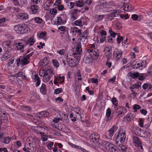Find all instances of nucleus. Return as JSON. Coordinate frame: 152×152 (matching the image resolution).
<instances>
[{"label": "nucleus", "mask_w": 152, "mask_h": 152, "mask_svg": "<svg viewBox=\"0 0 152 152\" xmlns=\"http://www.w3.org/2000/svg\"><path fill=\"white\" fill-rule=\"evenodd\" d=\"M134 117L133 114L129 113L124 117V120L126 122H128L133 120Z\"/></svg>", "instance_id": "obj_19"}, {"label": "nucleus", "mask_w": 152, "mask_h": 152, "mask_svg": "<svg viewBox=\"0 0 152 152\" xmlns=\"http://www.w3.org/2000/svg\"><path fill=\"white\" fill-rule=\"evenodd\" d=\"M107 34V32L105 31L102 30L99 31V34L98 37L100 39V42L102 43L105 41Z\"/></svg>", "instance_id": "obj_13"}, {"label": "nucleus", "mask_w": 152, "mask_h": 152, "mask_svg": "<svg viewBox=\"0 0 152 152\" xmlns=\"http://www.w3.org/2000/svg\"><path fill=\"white\" fill-rule=\"evenodd\" d=\"M121 12V11L120 10H114L113 11V12L111 13V16H113L114 17H116L118 16V15L120 14Z\"/></svg>", "instance_id": "obj_43"}, {"label": "nucleus", "mask_w": 152, "mask_h": 152, "mask_svg": "<svg viewBox=\"0 0 152 152\" xmlns=\"http://www.w3.org/2000/svg\"><path fill=\"white\" fill-rule=\"evenodd\" d=\"M142 87L144 90H149L152 88V85L149 83H144Z\"/></svg>", "instance_id": "obj_35"}, {"label": "nucleus", "mask_w": 152, "mask_h": 152, "mask_svg": "<svg viewBox=\"0 0 152 152\" xmlns=\"http://www.w3.org/2000/svg\"><path fill=\"white\" fill-rule=\"evenodd\" d=\"M88 32L87 31H85L83 33L82 36V37L81 39H80V40H82L83 39L85 41V39H86L88 37Z\"/></svg>", "instance_id": "obj_42"}, {"label": "nucleus", "mask_w": 152, "mask_h": 152, "mask_svg": "<svg viewBox=\"0 0 152 152\" xmlns=\"http://www.w3.org/2000/svg\"><path fill=\"white\" fill-rule=\"evenodd\" d=\"M68 144L69 145L73 148H75L77 149H79V148H80L79 146L74 144L71 142H69L68 143Z\"/></svg>", "instance_id": "obj_60"}, {"label": "nucleus", "mask_w": 152, "mask_h": 152, "mask_svg": "<svg viewBox=\"0 0 152 152\" xmlns=\"http://www.w3.org/2000/svg\"><path fill=\"white\" fill-rule=\"evenodd\" d=\"M11 139V137H7L4 138L3 142L5 144H8Z\"/></svg>", "instance_id": "obj_46"}, {"label": "nucleus", "mask_w": 152, "mask_h": 152, "mask_svg": "<svg viewBox=\"0 0 152 152\" xmlns=\"http://www.w3.org/2000/svg\"><path fill=\"white\" fill-rule=\"evenodd\" d=\"M50 12L51 14L55 15L57 13V11L56 9L53 8L50 10Z\"/></svg>", "instance_id": "obj_62"}, {"label": "nucleus", "mask_w": 152, "mask_h": 152, "mask_svg": "<svg viewBox=\"0 0 152 152\" xmlns=\"http://www.w3.org/2000/svg\"><path fill=\"white\" fill-rule=\"evenodd\" d=\"M53 73V70L51 69H48L47 72L43 78V81L45 83L48 82L50 78V75Z\"/></svg>", "instance_id": "obj_14"}, {"label": "nucleus", "mask_w": 152, "mask_h": 152, "mask_svg": "<svg viewBox=\"0 0 152 152\" xmlns=\"http://www.w3.org/2000/svg\"><path fill=\"white\" fill-rule=\"evenodd\" d=\"M105 16L104 15H99L96 16V18L98 20L100 21L102 20Z\"/></svg>", "instance_id": "obj_63"}, {"label": "nucleus", "mask_w": 152, "mask_h": 152, "mask_svg": "<svg viewBox=\"0 0 152 152\" xmlns=\"http://www.w3.org/2000/svg\"><path fill=\"white\" fill-rule=\"evenodd\" d=\"M31 77L33 82H36V86H38L40 84L41 80L38 75L36 73V72H33L32 73Z\"/></svg>", "instance_id": "obj_10"}, {"label": "nucleus", "mask_w": 152, "mask_h": 152, "mask_svg": "<svg viewBox=\"0 0 152 152\" xmlns=\"http://www.w3.org/2000/svg\"><path fill=\"white\" fill-rule=\"evenodd\" d=\"M22 25L19 24L14 26V30L17 33L21 34L22 28Z\"/></svg>", "instance_id": "obj_26"}, {"label": "nucleus", "mask_w": 152, "mask_h": 152, "mask_svg": "<svg viewBox=\"0 0 152 152\" xmlns=\"http://www.w3.org/2000/svg\"><path fill=\"white\" fill-rule=\"evenodd\" d=\"M118 126L116 125H114L110 128L107 132V134L110 137H112L118 129Z\"/></svg>", "instance_id": "obj_17"}, {"label": "nucleus", "mask_w": 152, "mask_h": 152, "mask_svg": "<svg viewBox=\"0 0 152 152\" xmlns=\"http://www.w3.org/2000/svg\"><path fill=\"white\" fill-rule=\"evenodd\" d=\"M146 73H139L138 77V79L140 80H142L145 79L146 77H147Z\"/></svg>", "instance_id": "obj_38"}, {"label": "nucleus", "mask_w": 152, "mask_h": 152, "mask_svg": "<svg viewBox=\"0 0 152 152\" xmlns=\"http://www.w3.org/2000/svg\"><path fill=\"white\" fill-rule=\"evenodd\" d=\"M146 73L147 76H151L152 75V66L148 69Z\"/></svg>", "instance_id": "obj_58"}, {"label": "nucleus", "mask_w": 152, "mask_h": 152, "mask_svg": "<svg viewBox=\"0 0 152 152\" xmlns=\"http://www.w3.org/2000/svg\"><path fill=\"white\" fill-rule=\"evenodd\" d=\"M133 109H134V112H136L137 110L141 109V106L138 104H135L133 106Z\"/></svg>", "instance_id": "obj_52"}, {"label": "nucleus", "mask_w": 152, "mask_h": 152, "mask_svg": "<svg viewBox=\"0 0 152 152\" xmlns=\"http://www.w3.org/2000/svg\"><path fill=\"white\" fill-rule=\"evenodd\" d=\"M16 48L18 50H20L21 52H23L24 51V45L21 42H18L16 44Z\"/></svg>", "instance_id": "obj_30"}, {"label": "nucleus", "mask_w": 152, "mask_h": 152, "mask_svg": "<svg viewBox=\"0 0 152 152\" xmlns=\"http://www.w3.org/2000/svg\"><path fill=\"white\" fill-rule=\"evenodd\" d=\"M45 133L42 132L40 134L41 136V139L43 141H45L48 139V136L44 135Z\"/></svg>", "instance_id": "obj_53"}, {"label": "nucleus", "mask_w": 152, "mask_h": 152, "mask_svg": "<svg viewBox=\"0 0 152 152\" xmlns=\"http://www.w3.org/2000/svg\"><path fill=\"white\" fill-rule=\"evenodd\" d=\"M17 18L22 20H26L28 18V15L26 13H20L17 15Z\"/></svg>", "instance_id": "obj_23"}, {"label": "nucleus", "mask_w": 152, "mask_h": 152, "mask_svg": "<svg viewBox=\"0 0 152 152\" xmlns=\"http://www.w3.org/2000/svg\"><path fill=\"white\" fill-rule=\"evenodd\" d=\"M57 80L60 81L61 83L62 84L64 83L65 80V77L64 75H59L56 78Z\"/></svg>", "instance_id": "obj_39"}, {"label": "nucleus", "mask_w": 152, "mask_h": 152, "mask_svg": "<svg viewBox=\"0 0 152 152\" xmlns=\"http://www.w3.org/2000/svg\"><path fill=\"white\" fill-rule=\"evenodd\" d=\"M76 3L77 6L80 7L83 6L85 4L84 0H79L76 1Z\"/></svg>", "instance_id": "obj_41"}, {"label": "nucleus", "mask_w": 152, "mask_h": 152, "mask_svg": "<svg viewBox=\"0 0 152 152\" xmlns=\"http://www.w3.org/2000/svg\"><path fill=\"white\" fill-rule=\"evenodd\" d=\"M7 117L5 114L4 113H2L0 110V119L1 120H7Z\"/></svg>", "instance_id": "obj_50"}, {"label": "nucleus", "mask_w": 152, "mask_h": 152, "mask_svg": "<svg viewBox=\"0 0 152 152\" xmlns=\"http://www.w3.org/2000/svg\"><path fill=\"white\" fill-rule=\"evenodd\" d=\"M34 20L36 23L38 24L42 23L43 21V20L39 17H35Z\"/></svg>", "instance_id": "obj_47"}, {"label": "nucleus", "mask_w": 152, "mask_h": 152, "mask_svg": "<svg viewBox=\"0 0 152 152\" xmlns=\"http://www.w3.org/2000/svg\"><path fill=\"white\" fill-rule=\"evenodd\" d=\"M47 33L46 32H42L37 34V37L39 39H42L45 40L47 39L46 38Z\"/></svg>", "instance_id": "obj_27"}, {"label": "nucleus", "mask_w": 152, "mask_h": 152, "mask_svg": "<svg viewBox=\"0 0 152 152\" xmlns=\"http://www.w3.org/2000/svg\"><path fill=\"white\" fill-rule=\"evenodd\" d=\"M46 144L48 148L50 150H51L52 149V147L53 145V142L48 141L46 142Z\"/></svg>", "instance_id": "obj_45"}, {"label": "nucleus", "mask_w": 152, "mask_h": 152, "mask_svg": "<svg viewBox=\"0 0 152 152\" xmlns=\"http://www.w3.org/2000/svg\"><path fill=\"white\" fill-rule=\"evenodd\" d=\"M52 61L53 66L56 68H57L59 66V64L58 61L54 59H53Z\"/></svg>", "instance_id": "obj_54"}, {"label": "nucleus", "mask_w": 152, "mask_h": 152, "mask_svg": "<svg viewBox=\"0 0 152 152\" xmlns=\"http://www.w3.org/2000/svg\"><path fill=\"white\" fill-rule=\"evenodd\" d=\"M111 101L114 106H116L118 105V102L115 97H113L112 98Z\"/></svg>", "instance_id": "obj_57"}, {"label": "nucleus", "mask_w": 152, "mask_h": 152, "mask_svg": "<svg viewBox=\"0 0 152 152\" xmlns=\"http://www.w3.org/2000/svg\"><path fill=\"white\" fill-rule=\"evenodd\" d=\"M112 47L109 45H106L104 48V55L106 57L109 58L112 55Z\"/></svg>", "instance_id": "obj_9"}, {"label": "nucleus", "mask_w": 152, "mask_h": 152, "mask_svg": "<svg viewBox=\"0 0 152 152\" xmlns=\"http://www.w3.org/2000/svg\"><path fill=\"white\" fill-rule=\"evenodd\" d=\"M2 47L5 51H10L13 48L14 45L10 41H8L3 42Z\"/></svg>", "instance_id": "obj_7"}, {"label": "nucleus", "mask_w": 152, "mask_h": 152, "mask_svg": "<svg viewBox=\"0 0 152 152\" xmlns=\"http://www.w3.org/2000/svg\"><path fill=\"white\" fill-rule=\"evenodd\" d=\"M131 7L130 4H126L124 5V10L126 11H130L131 10Z\"/></svg>", "instance_id": "obj_49"}, {"label": "nucleus", "mask_w": 152, "mask_h": 152, "mask_svg": "<svg viewBox=\"0 0 152 152\" xmlns=\"http://www.w3.org/2000/svg\"><path fill=\"white\" fill-rule=\"evenodd\" d=\"M132 18L133 20L136 21L139 18L140 19H142V16L141 15L138 16L136 14H134L132 15Z\"/></svg>", "instance_id": "obj_48"}, {"label": "nucleus", "mask_w": 152, "mask_h": 152, "mask_svg": "<svg viewBox=\"0 0 152 152\" xmlns=\"http://www.w3.org/2000/svg\"><path fill=\"white\" fill-rule=\"evenodd\" d=\"M76 53L75 52L72 53H73L76 54V56H77L80 57L79 55L81 54L82 52V48L81 46L80 45H77L76 47Z\"/></svg>", "instance_id": "obj_31"}, {"label": "nucleus", "mask_w": 152, "mask_h": 152, "mask_svg": "<svg viewBox=\"0 0 152 152\" xmlns=\"http://www.w3.org/2000/svg\"><path fill=\"white\" fill-rule=\"evenodd\" d=\"M133 143L134 145L137 147H140L142 149V147L141 145V141L139 138L136 136H134L132 137Z\"/></svg>", "instance_id": "obj_12"}, {"label": "nucleus", "mask_w": 152, "mask_h": 152, "mask_svg": "<svg viewBox=\"0 0 152 152\" xmlns=\"http://www.w3.org/2000/svg\"><path fill=\"white\" fill-rule=\"evenodd\" d=\"M113 115L111 113V111L110 108H108L106 110L105 119L107 122L109 121L112 118Z\"/></svg>", "instance_id": "obj_16"}, {"label": "nucleus", "mask_w": 152, "mask_h": 152, "mask_svg": "<svg viewBox=\"0 0 152 152\" xmlns=\"http://www.w3.org/2000/svg\"><path fill=\"white\" fill-rule=\"evenodd\" d=\"M126 110L123 107H118L117 109V112L118 116H123L126 113Z\"/></svg>", "instance_id": "obj_18"}, {"label": "nucleus", "mask_w": 152, "mask_h": 152, "mask_svg": "<svg viewBox=\"0 0 152 152\" xmlns=\"http://www.w3.org/2000/svg\"><path fill=\"white\" fill-rule=\"evenodd\" d=\"M139 64V62L134 61L132 64V67L134 69H137L140 67Z\"/></svg>", "instance_id": "obj_36"}, {"label": "nucleus", "mask_w": 152, "mask_h": 152, "mask_svg": "<svg viewBox=\"0 0 152 152\" xmlns=\"http://www.w3.org/2000/svg\"><path fill=\"white\" fill-rule=\"evenodd\" d=\"M58 29L59 30L64 32H66L67 31V28L63 26H60L58 28Z\"/></svg>", "instance_id": "obj_55"}, {"label": "nucleus", "mask_w": 152, "mask_h": 152, "mask_svg": "<svg viewBox=\"0 0 152 152\" xmlns=\"http://www.w3.org/2000/svg\"><path fill=\"white\" fill-rule=\"evenodd\" d=\"M109 32L110 36L113 37H115L116 35H118V34L114 32L110 28L109 29Z\"/></svg>", "instance_id": "obj_44"}, {"label": "nucleus", "mask_w": 152, "mask_h": 152, "mask_svg": "<svg viewBox=\"0 0 152 152\" xmlns=\"http://www.w3.org/2000/svg\"><path fill=\"white\" fill-rule=\"evenodd\" d=\"M36 42V40L34 37L28 39L27 40L25 41V44L29 46L32 45Z\"/></svg>", "instance_id": "obj_22"}, {"label": "nucleus", "mask_w": 152, "mask_h": 152, "mask_svg": "<svg viewBox=\"0 0 152 152\" xmlns=\"http://www.w3.org/2000/svg\"><path fill=\"white\" fill-rule=\"evenodd\" d=\"M30 10L33 14H37L38 13V7L36 5H32L31 7Z\"/></svg>", "instance_id": "obj_29"}, {"label": "nucleus", "mask_w": 152, "mask_h": 152, "mask_svg": "<svg viewBox=\"0 0 152 152\" xmlns=\"http://www.w3.org/2000/svg\"><path fill=\"white\" fill-rule=\"evenodd\" d=\"M33 54V52H31L26 56H20L16 59V62L18 66L21 65L23 67L28 64L30 62V58Z\"/></svg>", "instance_id": "obj_2"}, {"label": "nucleus", "mask_w": 152, "mask_h": 152, "mask_svg": "<svg viewBox=\"0 0 152 152\" xmlns=\"http://www.w3.org/2000/svg\"><path fill=\"white\" fill-rule=\"evenodd\" d=\"M102 145L107 150L111 152H120L119 149L113 143L105 141H102Z\"/></svg>", "instance_id": "obj_3"}, {"label": "nucleus", "mask_w": 152, "mask_h": 152, "mask_svg": "<svg viewBox=\"0 0 152 152\" xmlns=\"http://www.w3.org/2000/svg\"><path fill=\"white\" fill-rule=\"evenodd\" d=\"M10 57V56L7 53H5L3 54L1 56V59L2 61H5Z\"/></svg>", "instance_id": "obj_40"}, {"label": "nucleus", "mask_w": 152, "mask_h": 152, "mask_svg": "<svg viewBox=\"0 0 152 152\" xmlns=\"http://www.w3.org/2000/svg\"><path fill=\"white\" fill-rule=\"evenodd\" d=\"M90 140L93 144L98 143V142L100 138L99 135L96 133H93L90 136Z\"/></svg>", "instance_id": "obj_11"}, {"label": "nucleus", "mask_w": 152, "mask_h": 152, "mask_svg": "<svg viewBox=\"0 0 152 152\" xmlns=\"http://www.w3.org/2000/svg\"><path fill=\"white\" fill-rule=\"evenodd\" d=\"M134 133L137 136L141 137V133H144L145 131L141 130V129L139 127H137L135 128Z\"/></svg>", "instance_id": "obj_28"}, {"label": "nucleus", "mask_w": 152, "mask_h": 152, "mask_svg": "<svg viewBox=\"0 0 152 152\" xmlns=\"http://www.w3.org/2000/svg\"><path fill=\"white\" fill-rule=\"evenodd\" d=\"M63 90L61 88H58L54 90V93L56 94H58L61 93Z\"/></svg>", "instance_id": "obj_61"}, {"label": "nucleus", "mask_w": 152, "mask_h": 152, "mask_svg": "<svg viewBox=\"0 0 152 152\" xmlns=\"http://www.w3.org/2000/svg\"><path fill=\"white\" fill-rule=\"evenodd\" d=\"M72 51H69L67 55V61L69 65L71 67H74L79 63L80 57Z\"/></svg>", "instance_id": "obj_1"}, {"label": "nucleus", "mask_w": 152, "mask_h": 152, "mask_svg": "<svg viewBox=\"0 0 152 152\" xmlns=\"http://www.w3.org/2000/svg\"><path fill=\"white\" fill-rule=\"evenodd\" d=\"M86 53L94 60L97 59L99 56V51L94 49H87Z\"/></svg>", "instance_id": "obj_4"}, {"label": "nucleus", "mask_w": 152, "mask_h": 152, "mask_svg": "<svg viewBox=\"0 0 152 152\" xmlns=\"http://www.w3.org/2000/svg\"><path fill=\"white\" fill-rule=\"evenodd\" d=\"M49 115V113L48 112L43 111L37 113V116L39 118H41L44 117H47Z\"/></svg>", "instance_id": "obj_25"}, {"label": "nucleus", "mask_w": 152, "mask_h": 152, "mask_svg": "<svg viewBox=\"0 0 152 152\" xmlns=\"http://www.w3.org/2000/svg\"><path fill=\"white\" fill-rule=\"evenodd\" d=\"M29 146L30 147V148H26V147L27 145H28L27 144H25V147L23 148V150L24 151H25V152H30L28 150V149H31V147L32 148L34 147V144H31V143H29Z\"/></svg>", "instance_id": "obj_33"}, {"label": "nucleus", "mask_w": 152, "mask_h": 152, "mask_svg": "<svg viewBox=\"0 0 152 152\" xmlns=\"http://www.w3.org/2000/svg\"><path fill=\"white\" fill-rule=\"evenodd\" d=\"M40 91L44 95L46 94V86L44 84H42V86L40 88Z\"/></svg>", "instance_id": "obj_32"}, {"label": "nucleus", "mask_w": 152, "mask_h": 152, "mask_svg": "<svg viewBox=\"0 0 152 152\" xmlns=\"http://www.w3.org/2000/svg\"><path fill=\"white\" fill-rule=\"evenodd\" d=\"M93 60L86 53L83 59V62L86 64H89L92 63Z\"/></svg>", "instance_id": "obj_24"}, {"label": "nucleus", "mask_w": 152, "mask_h": 152, "mask_svg": "<svg viewBox=\"0 0 152 152\" xmlns=\"http://www.w3.org/2000/svg\"><path fill=\"white\" fill-rule=\"evenodd\" d=\"M126 138L125 132L120 131L116 137L115 141L117 143L120 142L122 143L124 142Z\"/></svg>", "instance_id": "obj_6"}, {"label": "nucleus", "mask_w": 152, "mask_h": 152, "mask_svg": "<svg viewBox=\"0 0 152 152\" xmlns=\"http://www.w3.org/2000/svg\"><path fill=\"white\" fill-rule=\"evenodd\" d=\"M14 61V58H12L7 61V65L8 66H13Z\"/></svg>", "instance_id": "obj_51"}, {"label": "nucleus", "mask_w": 152, "mask_h": 152, "mask_svg": "<svg viewBox=\"0 0 152 152\" xmlns=\"http://www.w3.org/2000/svg\"><path fill=\"white\" fill-rule=\"evenodd\" d=\"M32 129L36 132L40 134L42 132L41 131L47 132L49 131L50 129L49 127L46 125H44L43 127L40 126H34L32 127Z\"/></svg>", "instance_id": "obj_5"}, {"label": "nucleus", "mask_w": 152, "mask_h": 152, "mask_svg": "<svg viewBox=\"0 0 152 152\" xmlns=\"http://www.w3.org/2000/svg\"><path fill=\"white\" fill-rule=\"evenodd\" d=\"M66 22V20L65 17L62 15L57 17L56 19L55 24L57 25H61L65 24Z\"/></svg>", "instance_id": "obj_8"}, {"label": "nucleus", "mask_w": 152, "mask_h": 152, "mask_svg": "<svg viewBox=\"0 0 152 152\" xmlns=\"http://www.w3.org/2000/svg\"><path fill=\"white\" fill-rule=\"evenodd\" d=\"M67 5L69 9H72L74 7V4L73 2H69L67 3Z\"/></svg>", "instance_id": "obj_64"}, {"label": "nucleus", "mask_w": 152, "mask_h": 152, "mask_svg": "<svg viewBox=\"0 0 152 152\" xmlns=\"http://www.w3.org/2000/svg\"><path fill=\"white\" fill-rule=\"evenodd\" d=\"M139 73L137 72H131L129 73L130 76L133 79L137 78L139 76Z\"/></svg>", "instance_id": "obj_37"}, {"label": "nucleus", "mask_w": 152, "mask_h": 152, "mask_svg": "<svg viewBox=\"0 0 152 152\" xmlns=\"http://www.w3.org/2000/svg\"><path fill=\"white\" fill-rule=\"evenodd\" d=\"M74 24L76 26H82V23L80 20H78L74 22Z\"/></svg>", "instance_id": "obj_59"}, {"label": "nucleus", "mask_w": 152, "mask_h": 152, "mask_svg": "<svg viewBox=\"0 0 152 152\" xmlns=\"http://www.w3.org/2000/svg\"><path fill=\"white\" fill-rule=\"evenodd\" d=\"M123 52L120 50L115 48L113 51V57L114 58L119 59L121 57Z\"/></svg>", "instance_id": "obj_15"}, {"label": "nucleus", "mask_w": 152, "mask_h": 152, "mask_svg": "<svg viewBox=\"0 0 152 152\" xmlns=\"http://www.w3.org/2000/svg\"><path fill=\"white\" fill-rule=\"evenodd\" d=\"M149 61V60L148 58L144 59L140 61H139L140 66L141 68L142 69L145 68L147 66V64H148Z\"/></svg>", "instance_id": "obj_20"}, {"label": "nucleus", "mask_w": 152, "mask_h": 152, "mask_svg": "<svg viewBox=\"0 0 152 152\" xmlns=\"http://www.w3.org/2000/svg\"><path fill=\"white\" fill-rule=\"evenodd\" d=\"M46 72H47V70H42V71H39V75L41 77H44Z\"/></svg>", "instance_id": "obj_56"}, {"label": "nucleus", "mask_w": 152, "mask_h": 152, "mask_svg": "<svg viewBox=\"0 0 152 152\" xmlns=\"http://www.w3.org/2000/svg\"><path fill=\"white\" fill-rule=\"evenodd\" d=\"M21 34H27L30 31V29L28 26L26 25L22 24Z\"/></svg>", "instance_id": "obj_21"}, {"label": "nucleus", "mask_w": 152, "mask_h": 152, "mask_svg": "<svg viewBox=\"0 0 152 152\" xmlns=\"http://www.w3.org/2000/svg\"><path fill=\"white\" fill-rule=\"evenodd\" d=\"M60 120L61 119L60 118H58L56 117L54 118L53 120V122L54 123H55V124L53 125V126L55 127L56 128L59 129V124H57Z\"/></svg>", "instance_id": "obj_34"}]
</instances>
